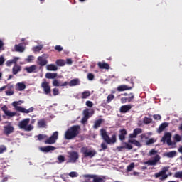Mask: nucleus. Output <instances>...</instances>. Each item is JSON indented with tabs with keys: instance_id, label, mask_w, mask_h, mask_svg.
Instances as JSON below:
<instances>
[{
	"instance_id": "f704fd0d",
	"label": "nucleus",
	"mask_w": 182,
	"mask_h": 182,
	"mask_svg": "<svg viewBox=\"0 0 182 182\" xmlns=\"http://www.w3.org/2000/svg\"><path fill=\"white\" fill-rule=\"evenodd\" d=\"M57 66H65L66 65V62H65L63 59H59L55 61Z\"/></svg>"
},
{
	"instance_id": "f8f14e48",
	"label": "nucleus",
	"mask_w": 182,
	"mask_h": 182,
	"mask_svg": "<svg viewBox=\"0 0 182 182\" xmlns=\"http://www.w3.org/2000/svg\"><path fill=\"white\" fill-rule=\"evenodd\" d=\"M2 112H4L5 116H7L8 117H14V116H16V112H12L8 109V107L6 105H4L1 107Z\"/></svg>"
},
{
	"instance_id": "bf43d9fd",
	"label": "nucleus",
	"mask_w": 182,
	"mask_h": 182,
	"mask_svg": "<svg viewBox=\"0 0 182 182\" xmlns=\"http://www.w3.org/2000/svg\"><path fill=\"white\" fill-rule=\"evenodd\" d=\"M4 41L0 39V50H5V48H4Z\"/></svg>"
},
{
	"instance_id": "f03ea898",
	"label": "nucleus",
	"mask_w": 182,
	"mask_h": 182,
	"mask_svg": "<svg viewBox=\"0 0 182 182\" xmlns=\"http://www.w3.org/2000/svg\"><path fill=\"white\" fill-rule=\"evenodd\" d=\"M100 133L102 138L105 141V143H107V144H114V143H116V134H112V138L110 139V136H109V135L107 134V132H106V129H101Z\"/></svg>"
},
{
	"instance_id": "7ed1b4c3",
	"label": "nucleus",
	"mask_w": 182,
	"mask_h": 182,
	"mask_svg": "<svg viewBox=\"0 0 182 182\" xmlns=\"http://www.w3.org/2000/svg\"><path fill=\"white\" fill-rule=\"evenodd\" d=\"M21 103H23V101H14L12 103V106L14 107H15V109L17 112H20L21 113H32V112H33V110H35V108L33 107H30L28 109H26V108H23L21 106H19V105H21Z\"/></svg>"
},
{
	"instance_id": "dca6fc26",
	"label": "nucleus",
	"mask_w": 182,
	"mask_h": 182,
	"mask_svg": "<svg viewBox=\"0 0 182 182\" xmlns=\"http://www.w3.org/2000/svg\"><path fill=\"white\" fill-rule=\"evenodd\" d=\"M127 135V130L122 129L119 130V139L121 141L126 140V136Z\"/></svg>"
},
{
	"instance_id": "5701e85b",
	"label": "nucleus",
	"mask_w": 182,
	"mask_h": 182,
	"mask_svg": "<svg viewBox=\"0 0 182 182\" xmlns=\"http://www.w3.org/2000/svg\"><path fill=\"white\" fill-rule=\"evenodd\" d=\"M26 89V85L22 82H18L16 85V90H18V92H22L23 90H25Z\"/></svg>"
},
{
	"instance_id": "72a5a7b5",
	"label": "nucleus",
	"mask_w": 182,
	"mask_h": 182,
	"mask_svg": "<svg viewBox=\"0 0 182 182\" xmlns=\"http://www.w3.org/2000/svg\"><path fill=\"white\" fill-rule=\"evenodd\" d=\"M80 82H79V79H73L70 81V82L68 83L69 86L72 87V86H77V85H79Z\"/></svg>"
},
{
	"instance_id": "052dcab7",
	"label": "nucleus",
	"mask_w": 182,
	"mask_h": 182,
	"mask_svg": "<svg viewBox=\"0 0 182 182\" xmlns=\"http://www.w3.org/2000/svg\"><path fill=\"white\" fill-rule=\"evenodd\" d=\"M86 106L88 107H93V102H92V101H87Z\"/></svg>"
},
{
	"instance_id": "7c9ffc66",
	"label": "nucleus",
	"mask_w": 182,
	"mask_h": 182,
	"mask_svg": "<svg viewBox=\"0 0 182 182\" xmlns=\"http://www.w3.org/2000/svg\"><path fill=\"white\" fill-rule=\"evenodd\" d=\"M47 70L56 72V70H58V67L55 64H50L47 65Z\"/></svg>"
},
{
	"instance_id": "c756f323",
	"label": "nucleus",
	"mask_w": 182,
	"mask_h": 182,
	"mask_svg": "<svg viewBox=\"0 0 182 182\" xmlns=\"http://www.w3.org/2000/svg\"><path fill=\"white\" fill-rule=\"evenodd\" d=\"M128 143L134 144V146H136V147H141V144H140V142L136 139H129Z\"/></svg>"
},
{
	"instance_id": "37998d69",
	"label": "nucleus",
	"mask_w": 182,
	"mask_h": 182,
	"mask_svg": "<svg viewBox=\"0 0 182 182\" xmlns=\"http://www.w3.org/2000/svg\"><path fill=\"white\" fill-rule=\"evenodd\" d=\"M42 46H37L33 48V50L34 52H41V50H42Z\"/></svg>"
},
{
	"instance_id": "864d4df0",
	"label": "nucleus",
	"mask_w": 182,
	"mask_h": 182,
	"mask_svg": "<svg viewBox=\"0 0 182 182\" xmlns=\"http://www.w3.org/2000/svg\"><path fill=\"white\" fill-rule=\"evenodd\" d=\"M34 57L33 55H29L28 56V58H26V62H28V63H31V62H32V60H33Z\"/></svg>"
},
{
	"instance_id": "e433bc0d",
	"label": "nucleus",
	"mask_w": 182,
	"mask_h": 182,
	"mask_svg": "<svg viewBox=\"0 0 182 182\" xmlns=\"http://www.w3.org/2000/svg\"><path fill=\"white\" fill-rule=\"evenodd\" d=\"M156 139H154V138H151L146 141V145L150 146V144H153L156 143Z\"/></svg>"
},
{
	"instance_id": "6e6d98bb",
	"label": "nucleus",
	"mask_w": 182,
	"mask_h": 182,
	"mask_svg": "<svg viewBox=\"0 0 182 182\" xmlns=\"http://www.w3.org/2000/svg\"><path fill=\"white\" fill-rule=\"evenodd\" d=\"M55 49V50H58V52H62V50H63V48H62L60 46H56Z\"/></svg>"
},
{
	"instance_id": "aec40b11",
	"label": "nucleus",
	"mask_w": 182,
	"mask_h": 182,
	"mask_svg": "<svg viewBox=\"0 0 182 182\" xmlns=\"http://www.w3.org/2000/svg\"><path fill=\"white\" fill-rule=\"evenodd\" d=\"M132 89H133V87H129L125 85H122L118 86L117 88V90L118 92H124V90H132Z\"/></svg>"
},
{
	"instance_id": "e2e57ef3",
	"label": "nucleus",
	"mask_w": 182,
	"mask_h": 182,
	"mask_svg": "<svg viewBox=\"0 0 182 182\" xmlns=\"http://www.w3.org/2000/svg\"><path fill=\"white\" fill-rule=\"evenodd\" d=\"M166 143H167L168 146H174V144H176V143H173V141H171V139H168L166 141Z\"/></svg>"
},
{
	"instance_id": "f257e3e1",
	"label": "nucleus",
	"mask_w": 182,
	"mask_h": 182,
	"mask_svg": "<svg viewBox=\"0 0 182 182\" xmlns=\"http://www.w3.org/2000/svg\"><path fill=\"white\" fill-rule=\"evenodd\" d=\"M80 133V126L73 125L70 127L65 133V139L66 140H72L75 137H77Z\"/></svg>"
},
{
	"instance_id": "4d7b16f0",
	"label": "nucleus",
	"mask_w": 182,
	"mask_h": 182,
	"mask_svg": "<svg viewBox=\"0 0 182 182\" xmlns=\"http://www.w3.org/2000/svg\"><path fill=\"white\" fill-rule=\"evenodd\" d=\"M5 63V58L4 56H0V66H2Z\"/></svg>"
},
{
	"instance_id": "412c9836",
	"label": "nucleus",
	"mask_w": 182,
	"mask_h": 182,
	"mask_svg": "<svg viewBox=\"0 0 182 182\" xmlns=\"http://www.w3.org/2000/svg\"><path fill=\"white\" fill-rule=\"evenodd\" d=\"M21 70H22V68L21 67V65L16 64L12 68V73L13 75H18V73H19Z\"/></svg>"
},
{
	"instance_id": "a19ab883",
	"label": "nucleus",
	"mask_w": 182,
	"mask_h": 182,
	"mask_svg": "<svg viewBox=\"0 0 182 182\" xmlns=\"http://www.w3.org/2000/svg\"><path fill=\"white\" fill-rule=\"evenodd\" d=\"M134 133H135V135L137 136L138 134L143 133V130L141 128H136L134 129Z\"/></svg>"
},
{
	"instance_id": "09e8293b",
	"label": "nucleus",
	"mask_w": 182,
	"mask_h": 182,
	"mask_svg": "<svg viewBox=\"0 0 182 182\" xmlns=\"http://www.w3.org/2000/svg\"><path fill=\"white\" fill-rule=\"evenodd\" d=\"M53 86L58 87L59 86H60V82H59V80L55 79L53 81Z\"/></svg>"
},
{
	"instance_id": "393cba45",
	"label": "nucleus",
	"mask_w": 182,
	"mask_h": 182,
	"mask_svg": "<svg viewBox=\"0 0 182 182\" xmlns=\"http://www.w3.org/2000/svg\"><path fill=\"white\" fill-rule=\"evenodd\" d=\"M100 69H110V65L107 63H97Z\"/></svg>"
},
{
	"instance_id": "a211bd4d",
	"label": "nucleus",
	"mask_w": 182,
	"mask_h": 182,
	"mask_svg": "<svg viewBox=\"0 0 182 182\" xmlns=\"http://www.w3.org/2000/svg\"><path fill=\"white\" fill-rule=\"evenodd\" d=\"M123 144H124V146L117 147V150L118 151H122V150H123V149H127L128 150H132V149H133V146L132 144H129L127 142H123Z\"/></svg>"
},
{
	"instance_id": "6e6552de",
	"label": "nucleus",
	"mask_w": 182,
	"mask_h": 182,
	"mask_svg": "<svg viewBox=\"0 0 182 182\" xmlns=\"http://www.w3.org/2000/svg\"><path fill=\"white\" fill-rule=\"evenodd\" d=\"M5 124L7 125L3 127V132L4 134H6V136H9V134H12V133L15 132V128L14 127V125H12V123L10 122H6Z\"/></svg>"
},
{
	"instance_id": "2eb2a0df",
	"label": "nucleus",
	"mask_w": 182,
	"mask_h": 182,
	"mask_svg": "<svg viewBox=\"0 0 182 182\" xmlns=\"http://www.w3.org/2000/svg\"><path fill=\"white\" fill-rule=\"evenodd\" d=\"M40 150L43 153H49V151H53L54 150H56V147L52 146H43L40 147Z\"/></svg>"
},
{
	"instance_id": "cd10ccee",
	"label": "nucleus",
	"mask_w": 182,
	"mask_h": 182,
	"mask_svg": "<svg viewBox=\"0 0 182 182\" xmlns=\"http://www.w3.org/2000/svg\"><path fill=\"white\" fill-rule=\"evenodd\" d=\"M37 125L39 129H44L45 127H46V121H45L44 119H40L38 122Z\"/></svg>"
},
{
	"instance_id": "4be33fe9",
	"label": "nucleus",
	"mask_w": 182,
	"mask_h": 182,
	"mask_svg": "<svg viewBox=\"0 0 182 182\" xmlns=\"http://www.w3.org/2000/svg\"><path fill=\"white\" fill-rule=\"evenodd\" d=\"M14 49L16 52H20L21 53H22L23 52H25V47L22 46V43L16 44L14 46Z\"/></svg>"
},
{
	"instance_id": "20e7f679",
	"label": "nucleus",
	"mask_w": 182,
	"mask_h": 182,
	"mask_svg": "<svg viewBox=\"0 0 182 182\" xmlns=\"http://www.w3.org/2000/svg\"><path fill=\"white\" fill-rule=\"evenodd\" d=\"M29 122H31V119L26 118L21 121L18 124L19 129H22L25 130V132H31L33 130V126L29 124Z\"/></svg>"
},
{
	"instance_id": "a878e982",
	"label": "nucleus",
	"mask_w": 182,
	"mask_h": 182,
	"mask_svg": "<svg viewBox=\"0 0 182 182\" xmlns=\"http://www.w3.org/2000/svg\"><path fill=\"white\" fill-rule=\"evenodd\" d=\"M171 139V133L166 132L163 136V137L161 139V141H163L164 143H166V141H167V140H170Z\"/></svg>"
},
{
	"instance_id": "4468645a",
	"label": "nucleus",
	"mask_w": 182,
	"mask_h": 182,
	"mask_svg": "<svg viewBox=\"0 0 182 182\" xmlns=\"http://www.w3.org/2000/svg\"><path fill=\"white\" fill-rule=\"evenodd\" d=\"M7 90L5 91L6 96H12L15 92L14 91V85L9 83L6 85Z\"/></svg>"
},
{
	"instance_id": "c03bdc74",
	"label": "nucleus",
	"mask_w": 182,
	"mask_h": 182,
	"mask_svg": "<svg viewBox=\"0 0 182 182\" xmlns=\"http://www.w3.org/2000/svg\"><path fill=\"white\" fill-rule=\"evenodd\" d=\"M58 160L59 163H65V156L63 155H59Z\"/></svg>"
},
{
	"instance_id": "13d9d810",
	"label": "nucleus",
	"mask_w": 182,
	"mask_h": 182,
	"mask_svg": "<svg viewBox=\"0 0 182 182\" xmlns=\"http://www.w3.org/2000/svg\"><path fill=\"white\" fill-rule=\"evenodd\" d=\"M136 137H137V135L134 133V132L129 135V139H136Z\"/></svg>"
},
{
	"instance_id": "58836bf2",
	"label": "nucleus",
	"mask_w": 182,
	"mask_h": 182,
	"mask_svg": "<svg viewBox=\"0 0 182 182\" xmlns=\"http://www.w3.org/2000/svg\"><path fill=\"white\" fill-rule=\"evenodd\" d=\"M113 99H114V95L113 94H109L107 97V103H110Z\"/></svg>"
},
{
	"instance_id": "5fc2aeb1",
	"label": "nucleus",
	"mask_w": 182,
	"mask_h": 182,
	"mask_svg": "<svg viewBox=\"0 0 182 182\" xmlns=\"http://www.w3.org/2000/svg\"><path fill=\"white\" fill-rule=\"evenodd\" d=\"M156 154H157V151H156L155 149H151V150L149 151V156H156Z\"/></svg>"
},
{
	"instance_id": "bb28decb",
	"label": "nucleus",
	"mask_w": 182,
	"mask_h": 182,
	"mask_svg": "<svg viewBox=\"0 0 182 182\" xmlns=\"http://www.w3.org/2000/svg\"><path fill=\"white\" fill-rule=\"evenodd\" d=\"M46 79H56L58 77V73H47L46 74Z\"/></svg>"
},
{
	"instance_id": "0eeeda50",
	"label": "nucleus",
	"mask_w": 182,
	"mask_h": 182,
	"mask_svg": "<svg viewBox=\"0 0 182 182\" xmlns=\"http://www.w3.org/2000/svg\"><path fill=\"white\" fill-rule=\"evenodd\" d=\"M166 171H168V167H164L161 171L155 173V178H159V177H160L159 180H161V181L166 180L168 177V175L166 173Z\"/></svg>"
},
{
	"instance_id": "3c124183",
	"label": "nucleus",
	"mask_w": 182,
	"mask_h": 182,
	"mask_svg": "<svg viewBox=\"0 0 182 182\" xmlns=\"http://www.w3.org/2000/svg\"><path fill=\"white\" fill-rule=\"evenodd\" d=\"M129 95H131V97H127V102L128 103H130V102H132V100H133V99H134V95L133 94V92H131Z\"/></svg>"
},
{
	"instance_id": "423d86ee",
	"label": "nucleus",
	"mask_w": 182,
	"mask_h": 182,
	"mask_svg": "<svg viewBox=\"0 0 182 182\" xmlns=\"http://www.w3.org/2000/svg\"><path fill=\"white\" fill-rule=\"evenodd\" d=\"M68 161L67 163H76L79 160V152L76 151H70L68 152Z\"/></svg>"
},
{
	"instance_id": "de8ad7c7",
	"label": "nucleus",
	"mask_w": 182,
	"mask_h": 182,
	"mask_svg": "<svg viewBox=\"0 0 182 182\" xmlns=\"http://www.w3.org/2000/svg\"><path fill=\"white\" fill-rule=\"evenodd\" d=\"M174 177L176 178H182V171L175 173Z\"/></svg>"
},
{
	"instance_id": "ddd939ff",
	"label": "nucleus",
	"mask_w": 182,
	"mask_h": 182,
	"mask_svg": "<svg viewBox=\"0 0 182 182\" xmlns=\"http://www.w3.org/2000/svg\"><path fill=\"white\" fill-rule=\"evenodd\" d=\"M159 161H160V155L156 154L154 159L152 160H148L146 162V164H148V166H156V164H157V163H159Z\"/></svg>"
},
{
	"instance_id": "a18cd8bd",
	"label": "nucleus",
	"mask_w": 182,
	"mask_h": 182,
	"mask_svg": "<svg viewBox=\"0 0 182 182\" xmlns=\"http://www.w3.org/2000/svg\"><path fill=\"white\" fill-rule=\"evenodd\" d=\"M6 151V146L5 145H0V154Z\"/></svg>"
},
{
	"instance_id": "0e129e2a",
	"label": "nucleus",
	"mask_w": 182,
	"mask_h": 182,
	"mask_svg": "<svg viewBox=\"0 0 182 182\" xmlns=\"http://www.w3.org/2000/svg\"><path fill=\"white\" fill-rule=\"evenodd\" d=\"M153 117L155 120H160L161 119V116L160 114H154Z\"/></svg>"
},
{
	"instance_id": "c85d7f7f",
	"label": "nucleus",
	"mask_w": 182,
	"mask_h": 182,
	"mask_svg": "<svg viewBox=\"0 0 182 182\" xmlns=\"http://www.w3.org/2000/svg\"><path fill=\"white\" fill-rule=\"evenodd\" d=\"M168 127V123H166V122L162 123L158 129V133H161L162 132H164V130L166 129V127Z\"/></svg>"
},
{
	"instance_id": "680f3d73",
	"label": "nucleus",
	"mask_w": 182,
	"mask_h": 182,
	"mask_svg": "<svg viewBox=\"0 0 182 182\" xmlns=\"http://www.w3.org/2000/svg\"><path fill=\"white\" fill-rule=\"evenodd\" d=\"M6 65L9 67L12 66V65H14V62L12 61V60H7Z\"/></svg>"
},
{
	"instance_id": "6ab92c4d",
	"label": "nucleus",
	"mask_w": 182,
	"mask_h": 182,
	"mask_svg": "<svg viewBox=\"0 0 182 182\" xmlns=\"http://www.w3.org/2000/svg\"><path fill=\"white\" fill-rule=\"evenodd\" d=\"M37 66L36 65H31L30 67H26L25 70H26L27 73H36L38 70H36Z\"/></svg>"
},
{
	"instance_id": "c9c22d12",
	"label": "nucleus",
	"mask_w": 182,
	"mask_h": 182,
	"mask_svg": "<svg viewBox=\"0 0 182 182\" xmlns=\"http://www.w3.org/2000/svg\"><path fill=\"white\" fill-rule=\"evenodd\" d=\"M90 96V91H85L82 93V99H87Z\"/></svg>"
},
{
	"instance_id": "8fccbe9b",
	"label": "nucleus",
	"mask_w": 182,
	"mask_h": 182,
	"mask_svg": "<svg viewBox=\"0 0 182 182\" xmlns=\"http://www.w3.org/2000/svg\"><path fill=\"white\" fill-rule=\"evenodd\" d=\"M134 168V163H131L127 166V171H132Z\"/></svg>"
},
{
	"instance_id": "79ce46f5",
	"label": "nucleus",
	"mask_w": 182,
	"mask_h": 182,
	"mask_svg": "<svg viewBox=\"0 0 182 182\" xmlns=\"http://www.w3.org/2000/svg\"><path fill=\"white\" fill-rule=\"evenodd\" d=\"M88 80H93L95 79V74L92 73H89L87 74V76Z\"/></svg>"
},
{
	"instance_id": "338daca9",
	"label": "nucleus",
	"mask_w": 182,
	"mask_h": 182,
	"mask_svg": "<svg viewBox=\"0 0 182 182\" xmlns=\"http://www.w3.org/2000/svg\"><path fill=\"white\" fill-rule=\"evenodd\" d=\"M87 120H89V118H87L86 117H83L82 119H81V123L85 124V123H86V122H87Z\"/></svg>"
},
{
	"instance_id": "b1692460",
	"label": "nucleus",
	"mask_w": 182,
	"mask_h": 182,
	"mask_svg": "<svg viewBox=\"0 0 182 182\" xmlns=\"http://www.w3.org/2000/svg\"><path fill=\"white\" fill-rule=\"evenodd\" d=\"M38 65L40 66H46V65H48V60L43 58V57H38Z\"/></svg>"
},
{
	"instance_id": "4c0bfd02",
	"label": "nucleus",
	"mask_w": 182,
	"mask_h": 182,
	"mask_svg": "<svg viewBox=\"0 0 182 182\" xmlns=\"http://www.w3.org/2000/svg\"><path fill=\"white\" fill-rule=\"evenodd\" d=\"M151 122H152L151 118H149V117H145L144 118V123L145 124H150V123H151Z\"/></svg>"
},
{
	"instance_id": "1a4fd4ad",
	"label": "nucleus",
	"mask_w": 182,
	"mask_h": 182,
	"mask_svg": "<svg viewBox=\"0 0 182 182\" xmlns=\"http://www.w3.org/2000/svg\"><path fill=\"white\" fill-rule=\"evenodd\" d=\"M85 178H93L92 182H105L106 179V176H100L98 175H90V174H85L83 175Z\"/></svg>"
},
{
	"instance_id": "2f4dec72",
	"label": "nucleus",
	"mask_w": 182,
	"mask_h": 182,
	"mask_svg": "<svg viewBox=\"0 0 182 182\" xmlns=\"http://www.w3.org/2000/svg\"><path fill=\"white\" fill-rule=\"evenodd\" d=\"M102 122H103V119H102L96 120L94 122L93 129H99V127H100V126L102 125Z\"/></svg>"
},
{
	"instance_id": "9d476101",
	"label": "nucleus",
	"mask_w": 182,
	"mask_h": 182,
	"mask_svg": "<svg viewBox=\"0 0 182 182\" xmlns=\"http://www.w3.org/2000/svg\"><path fill=\"white\" fill-rule=\"evenodd\" d=\"M41 86L43 88V90L45 95H48L49 96H52V94H50L52 92V90L50 89V85H49V82L46 81V79L43 80Z\"/></svg>"
},
{
	"instance_id": "69168bd1",
	"label": "nucleus",
	"mask_w": 182,
	"mask_h": 182,
	"mask_svg": "<svg viewBox=\"0 0 182 182\" xmlns=\"http://www.w3.org/2000/svg\"><path fill=\"white\" fill-rule=\"evenodd\" d=\"M19 59H20L19 57H14L11 60L13 63H15V65H16V62H18Z\"/></svg>"
},
{
	"instance_id": "473e14b6",
	"label": "nucleus",
	"mask_w": 182,
	"mask_h": 182,
	"mask_svg": "<svg viewBox=\"0 0 182 182\" xmlns=\"http://www.w3.org/2000/svg\"><path fill=\"white\" fill-rule=\"evenodd\" d=\"M176 154H177V152L176 151H172L166 153L165 156L168 159H173V157H176Z\"/></svg>"
},
{
	"instance_id": "39448f33",
	"label": "nucleus",
	"mask_w": 182,
	"mask_h": 182,
	"mask_svg": "<svg viewBox=\"0 0 182 182\" xmlns=\"http://www.w3.org/2000/svg\"><path fill=\"white\" fill-rule=\"evenodd\" d=\"M81 153L83 154L84 157H89V159H93L97 152L95 149H88L87 146H83L81 148Z\"/></svg>"
},
{
	"instance_id": "9b49d317",
	"label": "nucleus",
	"mask_w": 182,
	"mask_h": 182,
	"mask_svg": "<svg viewBox=\"0 0 182 182\" xmlns=\"http://www.w3.org/2000/svg\"><path fill=\"white\" fill-rule=\"evenodd\" d=\"M58 132H55L48 139H47L44 143L45 144H55L56 140H58Z\"/></svg>"
},
{
	"instance_id": "f3484780",
	"label": "nucleus",
	"mask_w": 182,
	"mask_h": 182,
	"mask_svg": "<svg viewBox=\"0 0 182 182\" xmlns=\"http://www.w3.org/2000/svg\"><path fill=\"white\" fill-rule=\"evenodd\" d=\"M132 107V105H122L119 109V112L120 113H127V112H129Z\"/></svg>"
},
{
	"instance_id": "ea45409f",
	"label": "nucleus",
	"mask_w": 182,
	"mask_h": 182,
	"mask_svg": "<svg viewBox=\"0 0 182 182\" xmlns=\"http://www.w3.org/2000/svg\"><path fill=\"white\" fill-rule=\"evenodd\" d=\"M174 141H176V143L181 141V136L178 134H175Z\"/></svg>"
},
{
	"instance_id": "49530a36",
	"label": "nucleus",
	"mask_w": 182,
	"mask_h": 182,
	"mask_svg": "<svg viewBox=\"0 0 182 182\" xmlns=\"http://www.w3.org/2000/svg\"><path fill=\"white\" fill-rule=\"evenodd\" d=\"M90 114V112H89V109H86L83 111V116L84 117H87V118H90V116L89 115Z\"/></svg>"
},
{
	"instance_id": "603ef678",
	"label": "nucleus",
	"mask_w": 182,
	"mask_h": 182,
	"mask_svg": "<svg viewBox=\"0 0 182 182\" xmlns=\"http://www.w3.org/2000/svg\"><path fill=\"white\" fill-rule=\"evenodd\" d=\"M53 96H58L59 95V90L57 87L53 89Z\"/></svg>"
},
{
	"instance_id": "774afa93",
	"label": "nucleus",
	"mask_w": 182,
	"mask_h": 182,
	"mask_svg": "<svg viewBox=\"0 0 182 182\" xmlns=\"http://www.w3.org/2000/svg\"><path fill=\"white\" fill-rule=\"evenodd\" d=\"M70 177H77V173L76 172H70L69 173Z\"/></svg>"
}]
</instances>
